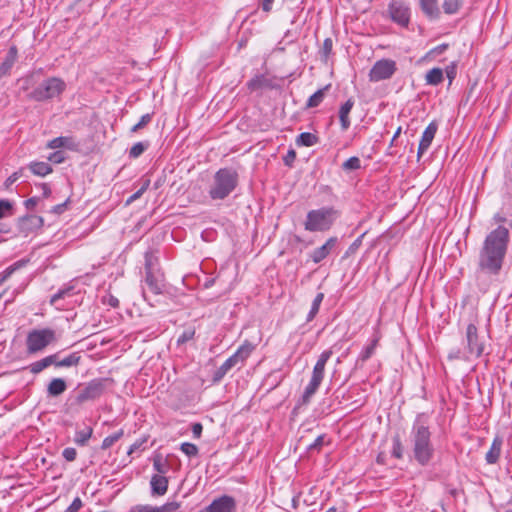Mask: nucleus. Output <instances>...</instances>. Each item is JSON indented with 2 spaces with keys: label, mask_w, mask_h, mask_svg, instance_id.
<instances>
[{
  "label": "nucleus",
  "mask_w": 512,
  "mask_h": 512,
  "mask_svg": "<svg viewBox=\"0 0 512 512\" xmlns=\"http://www.w3.org/2000/svg\"><path fill=\"white\" fill-rule=\"evenodd\" d=\"M509 236V229L504 226L500 225L492 230L483 241L477 263L502 270L508 250Z\"/></svg>",
  "instance_id": "1"
},
{
  "label": "nucleus",
  "mask_w": 512,
  "mask_h": 512,
  "mask_svg": "<svg viewBox=\"0 0 512 512\" xmlns=\"http://www.w3.org/2000/svg\"><path fill=\"white\" fill-rule=\"evenodd\" d=\"M431 437L427 416L418 414L411 427L410 444L412 457L420 466H427L434 457L435 448Z\"/></svg>",
  "instance_id": "2"
},
{
  "label": "nucleus",
  "mask_w": 512,
  "mask_h": 512,
  "mask_svg": "<svg viewBox=\"0 0 512 512\" xmlns=\"http://www.w3.org/2000/svg\"><path fill=\"white\" fill-rule=\"evenodd\" d=\"M238 173L232 168H221L213 177L208 194L213 200H223L227 198L238 185Z\"/></svg>",
  "instance_id": "3"
},
{
  "label": "nucleus",
  "mask_w": 512,
  "mask_h": 512,
  "mask_svg": "<svg viewBox=\"0 0 512 512\" xmlns=\"http://www.w3.org/2000/svg\"><path fill=\"white\" fill-rule=\"evenodd\" d=\"M333 352L331 349L324 350L318 357L312 371L311 379L308 385L305 387L304 392L301 396V404H308L311 398L315 395L319 389L325 375V367Z\"/></svg>",
  "instance_id": "4"
},
{
  "label": "nucleus",
  "mask_w": 512,
  "mask_h": 512,
  "mask_svg": "<svg viewBox=\"0 0 512 512\" xmlns=\"http://www.w3.org/2000/svg\"><path fill=\"white\" fill-rule=\"evenodd\" d=\"M337 211L333 207H322L307 213L304 227L307 231H327L337 218Z\"/></svg>",
  "instance_id": "5"
},
{
  "label": "nucleus",
  "mask_w": 512,
  "mask_h": 512,
  "mask_svg": "<svg viewBox=\"0 0 512 512\" xmlns=\"http://www.w3.org/2000/svg\"><path fill=\"white\" fill-rule=\"evenodd\" d=\"M255 345L250 341L245 340L213 374V382H220L225 375L234 367L242 366L251 353L254 351Z\"/></svg>",
  "instance_id": "6"
},
{
  "label": "nucleus",
  "mask_w": 512,
  "mask_h": 512,
  "mask_svg": "<svg viewBox=\"0 0 512 512\" xmlns=\"http://www.w3.org/2000/svg\"><path fill=\"white\" fill-rule=\"evenodd\" d=\"M484 351V344L480 341L478 329L474 324H469L466 328V345L464 351L457 350L449 354V359L468 360L471 357L478 358Z\"/></svg>",
  "instance_id": "7"
},
{
  "label": "nucleus",
  "mask_w": 512,
  "mask_h": 512,
  "mask_svg": "<svg viewBox=\"0 0 512 512\" xmlns=\"http://www.w3.org/2000/svg\"><path fill=\"white\" fill-rule=\"evenodd\" d=\"M56 341V332L53 329H33L28 333L26 338L27 353H38Z\"/></svg>",
  "instance_id": "8"
},
{
  "label": "nucleus",
  "mask_w": 512,
  "mask_h": 512,
  "mask_svg": "<svg viewBox=\"0 0 512 512\" xmlns=\"http://www.w3.org/2000/svg\"><path fill=\"white\" fill-rule=\"evenodd\" d=\"M66 88L65 82L57 77H51L39 84L30 94L35 101H46L59 96Z\"/></svg>",
  "instance_id": "9"
},
{
  "label": "nucleus",
  "mask_w": 512,
  "mask_h": 512,
  "mask_svg": "<svg viewBox=\"0 0 512 512\" xmlns=\"http://www.w3.org/2000/svg\"><path fill=\"white\" fill-rule=\"evenodd\" d=\"M501 271V269L477 263L474 277L479 291L488 292L493 285L499 282Z\"/></svg>",
  "instance_id": "10"
},
{
  "label": "nucleus",
  "mask_w": 512,
  "mask_h": 512,
  "mask_svg": "<svg viewBox=\"0 0 512 512\" xmlns=\"http://www.w3.org/2000/svg\"><path fill=\"white\" fill-rule=\"evenodd\" d=\"M107 379L97 378L82 387L75 397V403L81 405L88 401L99 399L105 392Z\"/></svg>",
  "instance_id": "11"
},
{
  "label": "nucleus",
  "mask_w": 512,
  "mask_h": 512,
  "mask_svg": "<svg viewBox=\"0 0 512 512\" xmlns=\"http://www.w3.org/2000/svg\"><path fill=\"white\" fill-rule=\"evenodd\" d=\"M397 71V64L392 59H380L376 61L369 71V80L379 82L390 79Z\"/></svg>",
  "instance_id": "12"
},
{
  "label": "nucleus",
  "mask_w": 512,
  "mask_h": 512,
  "mask_svg": "<svg viewBox=\"0 0 512 512\" xmlns=\"http://www.w3.org/2000/svg\"><path fill=\"white\" fill-rule=\"evenodd\" d=\"M44 226V219L41 216L27 214L17 219V232L23 237L37 233Z\"/></svg>",
  "instance_id": "13"
},
{
  "label": "nucleus",
  "mask_w": 512,
  "mask_h": 512,
  "mask_svg": "<svg viewBox=\"0 0 512 512\" xmlns=\"http://www.w3.org/2000/svg\"><path fill=\"white\" fill-rule=\"evenodd\" d=\"M391 20L402 27L410 22V8L403 0H391L388 6Z\"/></svg>",
  "instance_id": "14"
},
{
  "label": "nucleus",
  "mask_w": 512,
  "mask_h": 512,
  "mask_svg": "<svg viewBox=\"0 0 512 512\" xmlns=\"http://www.w3.org/2000/svg\"><path fill=\"white\" fill-rule=\"evenodd\" d=\"M236 501L232 496L223 495L216 498L205 509L198 512H235Z\"/></svg>",
  "instance_id": "15"
},
{
  "label": "nucleus",
  "mask_w": 512,
  "mask_h": 512,
  "mask_svg": "<svg viewBox=\"0 0 512 512\" xmlns=\"http://www.w3.org/2000/svg\"><path fill=\"white\" fill-rule=\"evenodd\" d=\"M438 130V125L435 121H432L431 123H429V125L426 127V129L424 130L423 134H422V137L420 139V142H419V146H418V151H417V156H418V159L428 150V148L430 147L434 137H435V134Z\"/></svg>",
  "instance_id": "16"
},
{
  "label": "nucleus",
  "mask_w": 512,
  "mask_h": 512,
  "mask_svg": "<svg viewBox=\"0 0 512 512\" xmlns=\"http://www.w3.org/2000/svg\"><path fill=\"white\" fill-rule=\"evenodd\" d=\"M145 284L148 286L150 292L154 295H160L164 291V278L161 273L148 272L145 273Z\"/></svg>",
  "instance_id": "17"
},
{
  "label": "nucleus",
  "mask_w": 512,
  "mask_h": 512,
  "mask_svg": "<svg viewBox=\"0 0 512 512\" xmlns=\"http://www.w3.org/2000/svg\"><path fill=\"white\" fill-rule=\"evenodd\" d=\"M338 242L337 237H330L327 241L321 246L313 250L310 257L314 263H320L323 261L336 247Z\"/></svg>",
  "instance_id": "18"
},
{
  "label": "nucleus",
  "mask_w": 512,
  "mask_h": 512,
  "mask_svg": "<svg viewBox=\"0 0 512 512\" xmlns=\"http://www.w3.org/2000/svg\"><path fill=\"white\" fill-rule=\"evenodd\" d=\"M49 149L65 148L71 151L79 149V143L71 136H60L50 140L47 145Z\"/></svg>",
  "instance_id": "19"
},
{
  "label": "nucleus",
  "mask_w": 512,
  "mask_h": 512,
  "mask_svg": "<svg viewBox=\"0 0 512 512\" xmlns=\"http://www.w3.org/2000/svg\"><path fill=\"white\" fill-rule=\"evenodd\" d=\"M18 56V50L16 46H11L0 64V78L8 75L15 64Z\"/></svg>",
  "instance_id": "20"
},
{
  "label": "nucleus",
  "mask_w": 512,
  "mask_h": 512,
  "mask_svg": "<svg viewBox=\"0 0 512 512\" xmlns=\"http://www.w3.org/2000/svg\"><path fill=\"white\" fill-rule=\"evenodd\" d=\"M67 389V383L63 378H53L47 385V395L58 397Z\"/></svg>",
  "instance_id": "21"
},
{
  "label": "nucleus",
  "mask_w": 512,
  "mask_h": 512,
  "mask_svg": "<svg viewBox=\"0 0 512 512\" xmlns=\"http://www.w3.org/2000/svg\"><path fill=\"white\" fill-rule=\"evenodd\" d=\"M152 493L156 495H164L168 490V478L162 475H154L151 478Z\"/></svg>",
  "instance_id": "22"
},
{
  "label": "nucleus",
  "mask_w": 512,
  "mask_h": 512,
  "mask_svg": "<svg viewBox=\"0 0 512 512\" xmlns=\"http://www.w3.org/2000/svg\"><path fill=\"white\" fill-rule=\"evenodd\" d=\"M502 439L500 437H495L490 449L486 453L485 460L488 464H495L501 453V447H502Z\"/></svg>",
  "instance_id": "23"
},
{
  "label": "nucleus",
  "mask_w": 512,
  "mask_h": 512,
  "mask_svg": "<svg viewBox=\"0 0 512 512\" xmlns=\"http://www.w3.org/2000/svg\"><path fill=\"white\" fill-rule=\"evenodd\" d=\"M353 106L354 101L352 99H348L339 109V119L343 130H347L350 127L349 113Z\"/></svg>",
  "instance_id": "24"
},
{
  "label": "nucleus",
  "mask_w": 512,
  "mask_h": 512,
  "mask_svg": "<svg viewBox=\"0 0 512 512\" xmlns=\"http://www.w3.org/2000/svg\"><path fill=\"white\" fill-rule=\"evenodd\" d=\"M422 12L429 18H437L440 14L437 0H419Z\"/></svg>",
  "instance_id": "25"
},
{
  "label": "nucleus",
  "mask_w": 512,
  "mask_h": 512,
  "mask_svg": "<svg viewBox=\"0 0 512 512\" xmlns=\"http://www.w3.org/2000/svg\"><path fill=\"white\" fill-rule=\"evenodd\" d=\"M380 336L376 334L374 338L371 340L370 344H368L366 347L363 348V350L360 352L357 363L359 362H366L375 352V349L379 343Z\"/></svg>",
  "instance_id": "26"
},
{
  "label": "nucleus",
  "mask_w": 512,
  "mask_h": 512,
  "mask_svg": "<svg viewBox=\"0 0 512 512\" xmlns=\"http://www.w3.org/2000/svg\"><path fill=\"white\" fill-rule=\"evenodd\" d=\"M29 168L34 175L41 177H44L53 171L51 165L47 162H31Z\"/></svg>",
  "instance_id": "27"
},
{
  "label": "nucleus",
  "mask_w": 512,
  "mask_h": 512,
  "mask_svg": "<svg viewBox=\"0 0 512 512\" xmlns=\"http://www.w3.org/2000/svg\"><path fill=\"white\" fill-rule=\"evenodd\" d=\"M329 87L330 85H326L325 87L317 90L313 95H311L307 100L306 108L318 107L322 103L326 95V91L329 89Z\"/></svg>",
  "instance_id": "28"
},
{
  "label": "nucleus",
  "mask_w": 512,
  "mask_h": 512,
  "mask_svg": "<svg viewBox=\"0 0 512 512\" xmlns=\"http://www.w3.org/2000/svg\"><path fill=\"white\" fill-rule=\"evenodd\" d=\"M319 142L318 136L309 132H303L296 138V144L298 146L311 147Z\"/></svg>",
  "instance_id": "29"
},
{
  "label": "nucleus",
  "mask_w": 512,
  "mask_h": 512,
  "mask_svg": "<svg viewBox=\"0 0 512 512\" xmlns=\"http://www.w3.org/2000/svg\"><path fill=\"white\" fill-rule=\"evenodd\" d=\"M425 81L428 85L436 86L443 81V70L441 68H432L425 75Z\"/></svg>",
  "instance_id": "30"
},
{
  "label": "nucleus",
  "mask_w": 512,
  "mask_h": 512,
  "mask_svg": "<svg viewBox=\"0 0 512 512\" xmlns=\"http://www.w3.org/2000/svg\"><path fill=\"white\" fill-rule=\"evenodd\" d=\"M93 429L90 426H87L85 429L76 431L74 436V442L78 446H85L89 439L92 437Z\"/></svg>",
  "instance_id": "31"
},
{
  "label": "nucleus",
  "mask_w": 512,
  "mask_h": 512,
  "mask_svg": "<svg viewBox=\"0 0 512 512\" xmlns=\"http://www.w3.org/2000/svg\"><path fill=\"white\" fill-rule=\"evenodd\" d=\"M81 361V356L78 352L70 353L68 356L61 359L59 364V367H76L79 365Z\"/></svg>",
  "instance_id": "32"
},
{
  "label": "nucleus",
  "mask_w": 512,
  "mask_h": 512,
  "mask_svg": "<svg viewBox=\"0 0 512 512\" xmlns=\"http://www.w3.org/2000/svg\"><path fill=\"white\" fill-rule=\"evenodd\" d=\"M323 299H324V293H322V292H319L315 296V298H314V300L312 302V305H311V309H310V311H309V313L307 315V318H306L307 322L312 321L316 317V315L319 312V308H320V305H321Z\"/></svg>",
  "instance_id": "33"
},
{
  "label": "nucleus",
  "mask_w": 512,
  "mask_h": 512,
  "mask_svg": "<svg viewBox=\"0 0 512 512\" xmlns=\"http://www.w3.org/2000/svg\"><path fill=\"white\" fill-rule=\"evenodd\" d=\"M153 468L159 474L164 476L169 470V464L167 460H165L162 455L158 454L153 458Z\"/></svg>",
  "instance_id": "34"
},
{
  "label": "nucleus",
  "mask_w": 512,
  "mask_h": 512,
  "mask_svg": "<svg viewBox=\"0 0 512 512\" xmlns=\"http://www.w3.org/2000/svg\"><path fill=\"white\" fill-rule=\"evenodd\" d=\"M145 263L144 269L145 273L148 272H156V267L158 265V258L154 255L152 251H147L144 255Z\"/></svg>",
  "instance_id": "35"
},
{
  "label": "nucleus",
  "mask_w": 512,
  "mask_h": 512,
  "mask_svg": "<svg viewBox=\"0 0 512 512\" xmlns=\"http://www.w3.org/2000/svg\"><path fill=\"white\" fill-rule=\"evenodd\" d=\"M124 435V431L123 429H120L119 431L115 432L114 434L112 435H109L107 437H105L102 441V444H101V449L102 450H107L109 449L110 447H112L119 439L122 438V436Z\"/></svg>",
  "instance_id": "36"
},
{
  "label": "nucleus",
  "mask_w": 512,
  "mask_h": 512,
  "mask_svg": "<svg viewBox=\"0 0 512 512\" xmlns=\"http://www.w3.org/2000/svg\"><path fill=\"white\" fill-rule=\"evenodd\" d=\"M464 0H444L443 10L446 14H455L462 6Z\"/></svg>",
  "instance_id": "37"
},
{
  "label": "nucleus",
  "mask_w": 512,
  "mask_h": 512,
  "mask_svg": "<svg viewBox=\"0 0 512 512\" xmlns=\"http://www.w3.org/2000/svg\"><path fill=\"white\" fill-rule=\"evenodd\" d=\"M149 147V142H137L129 150L130 158H138L141 156Z\"/></svg>",
  "instance_id": "38"
},
{
  "label": "nucleus",
  "mask_w": 512,
  "mask_h": 512,
  "mask_svg": "<svg viewBox=\"0 0 512 512\" xmlns=\"http://www.w3.org/2000/svg\"><path fill=\"white\" fill-rule=\"evenodd\" d=\"M332 48H333V41H332V39L331 38H326L324 40V42H323L322 47L319 50V54L321 56V59L324 62L328 61V58L330 57V55L332 53Z\"/></svg>",
  "instance_id": "39"
},
{
  "label": "nucleus",
  "mask_w": 512,
  "mask_h": 512,
  "mask_svg": "<svg viewBox=\"0 0 512 512\" xmlns=\"http://www.w3.org/2000/svg\"><path fill=\"white\" fill-rule=\"evenodd\" d=\"M72 290H73L72 286H67V287H64L62 289H59L58 292L55 293L51 297L50 304L51 305H56L59 300L64 299L67 296H71L72 295Z\"/></svg>",
  "instance_id": "40"
},
{
  "label": "nucleus",
  "mask_w": 512,
  "mask_h": 512,
  "mask_svg": "<svg viewBox=\"0 0 512 512\" xmlns=\"http://www.w3.org/2000/svg\"><path fill=\"white\" fill-rule=\"evenodd\" d=\"M47 367H49V363L47 361V358L44 357L38 361L31 363L28 366V369L32 374H38L41 371H43L44 369H46Z\"/></svg>",
  "instance_id": "41"
},
{
  "label": "nucleus",
  "mask_w": 512,
  "mask_h": 512,
  "mask_svg": "<svg viewBox=\"0 0 512 512\" xmlns=\"http://www.w3.org/2000/svg\"><path fill=\"white\" fill-rule=\"evenodd\" d=\"M13 215V205L7 199H0V219Z\"/></svg>",
  "instance_id": "42"
},
{
  "label": "nucleus",
  "mask_w": 512,
  "mask_h": 512,
  "mask_svg": "<svg viewBox=\"0 0 512 512\" xmlns=\"http://www.w3.org/2000/svg\"><path fill=\"white\" fill-rule=\"evenodd\" d=\"M180 450L189 457H195L199 453L198 447L190 442H184L180 446Z\"/></svg>",
  "instance_id": "43"
},
{
  "label": "nucleus",
  "mask_w": 512,
  "mask_h": 512,
  "mask_svg": "<svg viewBox=\"0 0 512 512\" xmlns=\"http://www.w3.org/2000/svg\"><path fill=\"white\" fill-rule=\"evenodd\" d=\"M152 116H153V113L144 114L140 118V121L131 128V132L135 133V132L143 129L144 127H146L151 122Z\"/></svg>",
  "instance_id": "44"
},
{
  "label": "nucleus",
  "mask_w": 512,
  "mask_h": 512,
  "mask_svg": "<svg viewBox=\"0 0 512 512\" xmlns=\"http://www.w3.org/2000/svg\"><path fill=\"white\" fill-rule=\"evenodd\" d=\"M391 454L397 459H401L403 457V446L398 436L393 438Z\"/></svg>",
  "instance_id": "45"
},
{
  "label": "nucleus",
  "mask_w": 512,
  "mask_h": 512,
  "mask_svg": "<svg viewBox=\"0 0 512 512\" xmlns=\"http://www.w3.org/2000/svg\"><path fill=\"white\" fill-rule=\"evenodd\" d=\"M360 166H361V161L358 157H355V156L350 157L342 164V168L344 170H357L360 168Z\"/></svg>",
  "instance_id": "46"
},
{
  "label": "nucleus",
  "mask_w": 512,
  "mask_h": 512,
  "mask_svg": "<svg viewBox=\"0 0 512 512\" xmlns=\"http://www.w3.org/2000/svg\"><path fill=\"white\" fill-rule=\"evenodd\" d=\"M180 503L176 501L167 502L164 505L156 507L157 512H178Z\"/></svg>",
  "instance_id": "47"
},
{
  "label": "nucleus",
  "mask_w": 512,
  "mask_h": 512,
  "mask_svg": "<svg viewBox=\"0 0 512 512\" xmlns=\"http://www.w3.org/2000/svg\"><path fill=\"white\" fill-rule=\"evenodd\" d=\"M24 265H25V261L24 260H20L18 262H15L14 264L9 266L8 268H6L3 271V276H2L1 281H4L5 279H7L14 271H16L17 269H19L20 267H22Z\"/></svg>",
  "instance_id": "48"
},
{
  "label": "nucleus",
  "mask_w": 512,
  "mask_h": 512,
  "mask_svg": "<svg viewBox=\"0 0 512 512\" xmlns=\"http://www.w3.org/2000/svg\"><path fill=\"white\" fill-rule=\"evenodd\" d=\"M62 456L66 461L72 462L76 459L77 451L73 447H67L63 450Z\"/></svg>",
  "instance_id": "49"
},
{
  "label": "nucleus",
  "mask_w": 512,
  "mask_h": 512,
  "mask_svg": "<svg viewBox=\"0 0 512 512\" xmlns=\"http://www.w3.org/2000/svg\"><path fill=\"white\" fill-rule=\"evenodd\" d=\"M195 335V331L193 329H187L183 331V333L178 337L177 343L183 344L191 339H193Z\"/></svg>",
  "instance_id": "50"
},
{
  "label": "nucleus",
  "mask_w": 512,
  "mask_h": 512,
  "mask_svg": "<svg viewBox=\"0 0 512 512\" xmlns=\"http://www.w3.org/2000/svg\"><path fill=\"white\" fill-rule=\"evenodd\" d=\"M128 512H157L156 507L151 505H135Z\"/></svg>",
  "instance_id": "51"
},
{
  "label": "nucleus",
  "mask_w": 512,
  "mask_h": 512,
  "mask_svg": "<svg viewBox=\"0 0 512 512\" xmlns=\"http://www.w3.org/2000/svg\"><path fill=\"white\" fill-rule=\"evenodd\" d=\"M48 160L51 161L52 163L60 164L65 160L64 152L55 151L49 155Z\"/></svg>",
  "instance_id": "52"
},
{
  "label": "nucleus",
  "mask_w": 512,
  "mask_h": 512,
  "mask_svg": "<svg viewBox=\"0 0 512 512\" xmlns=\"http://www.w3.org/2000/svg\"><path fill=\"white\" fill-rule=\"evenodd\" d=\"M82 506V500L76 497L64 512H78Z\"/></svg>",
  "instance_id": "53"
},
{
  "label": "nucleus",
  "mask_w": 512,
  "mask_h": 512,
  "mask_svg": "<svg viewBox=\"0 0 512 512\" xmlns=\"http://www.w3.org/2000/svg\"><path fill=\"white\" fill-rule=\"evenodd\" d=\"M296 159V152L294 149L288 150L287 154L283 157V162L286 166L291 167Z\"/></svg>",
  "instance_id": "54"
},
{
  "label": "nucleus",
  "mask_w": 512,
  "mask_h": 512,
  "mask_svg": "<svg viewBox=\"0 0 512 512\" xmlns=\"http://www.w3.org/2000/svg\"><path fill=\"white\" fill-rule=\"evenodd\" d=\"M68 203H69V199H67L63 203L53 206L50 210V213H53L56 215H60V214L64 213L67 209Z\"/></svg>",
  "instance_id": "55"
},
{
  "label": "nucleus",
  "mask_w": 512,
  "mask_h": 512,
  "mask_svg": "<svg viewBox=\"0 0 512 512\" xmlns=\"http://www.w3.org/2000/svg\"><path fill=\"white\" fill-rule=\"evenodd\" d=\"M149 184H150V181L147 180L138 191H136L134 194H132L129 197V199L127 200V203H131V202L135 201L136 199H138L147 190Z\"/></svg>",
  "instance_id": "56"
},
{
  "label": "nucleus",
  "mask_w": 512,
  "mask_h": 512,
  "mask_svg": "<svg viewBox=\"0 0 512 512\" xmlns=\"http://www.w3.org/2000/svg\"><path fill=\"white\" fill-rule=\"evenodd\" d=\"M325 435H319L313 443L308 446V450H320L324 444Z\"/></svg>",
  "instance_id": "57"
},
{
  "label": "nucleus",
  "mask_w": 512,
  "mask_h": 512,
  "mask_svg": "<svg viewBox=\"0 0 512 512\" xmlns=\"http://www.w3.org/2000/svg\"><path fill=\"white\" fill-rule=\"evenodd\" d=\"M103 303L109 305L112 308L119 307V300L112 294H109L103 298Z\"/></svg>",
  "instance_id": "58"
},
{
  "label": "nucleus",
  "mask_w": 512,
  "mask_h": 512,
  "mask_svg": "<svg viewBox=\"0 0 512 512\" xmlns=\"http://www.w3.org/2000/svg\"><path fill=\"white\" fill-rule=\"evenodd\" d=\"M39 202V197H31L24 201V206L27 210H34Z\"/></svg>",
  "instance_id": "59"
},
{
  "label": "nucleus",
  "mask_w": 512,
  "mask_h": 512,
  "mask_svg": "<svg viewBox=\"0 0 512 512\" xmlns=\"http://www.w3.org/2000/svg\"><path fill=\"white\" fill-rule=\"evenodd\" d=\"M364 234L360 235L348 248L347 253H355L362 244Z\"/></svg>",
  "instance_id": "60"
},
{
  "label": "nucleus",
  "mask_w": 512,
  "mask_h": 512,
  "mask_svg": "<svg viewBox=\"0 0 512 512\" xmlns=\"http://www.w3.org/2000/svg\"><path fill=\"white\" fill-rule=\"evenodd\" d=\"M446 76L449 79V83L453 81V79L456 77V66L454 64L449 65L445 69Z\"/></svg>",
  "instance_id": "61"
},
{
  "label": "nucleus",
  "mask_w": 512,
  "mask_h": 512,
  "mask_svg": "<svg viewBox=\"0 0 512 512\" xmlns=\"http://www.w3.org/2000/svg\"><path fill=\"white\" fill-rule=\"evenodd\" d=\"M49 366L54 365L55 367H59L61 359L59 357V353L51 354L46 356Z\"/></svg>",
  "instance_id": "62"
},
{
  "label": "nucleus",
  "mask_w": 512,
  "mask_h": 512,
  "mask_svg": "<svg viewBox=\"0 0 512 512\" xmlns=\"http://www.w3.org/2000/svg\"><path fill=\"white\" fill-rule=\"evenodd\" d=\"M448 47H449V45H448V44H446V43L440 44V45H438V46L434 47V48L431 50V53H432V54H436V55H440V54H442L444 51H446Z\"/></svg>",
  "instance_id": "63"
},
{
  "label": "nucleus",
  "mask_w": 512,
  "mask_h": 512,
  "mask_svg": "<svg viewBox=\"0 0 512 512\" xmlns=\"http://www.w3.org/2000/svg\"><path fill=\"white\" fill-rule=\"evenodd\" d=\"M202 430H203V427L200 423L193 424L192 433H193L194 437L200 438V436L202 434Z\"/></svg>",
  "instance_id": "64"
}]
</instances>
